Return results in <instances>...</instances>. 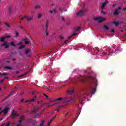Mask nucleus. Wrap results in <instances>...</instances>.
I'll use <instances>...</instances> for the list:
<instances>
[{"label":"nucleus","instance_id":"f257e3e1","mask_svg":"<svg viewBox=\"0 0 126 126\" xmlns=\"http://www.w3.org/2000/svg\"><path fill=\"white\" fill-rule=\"evenodd\" d=\"M75 100V97L72 98L71 99H69V98L68 97H59L56 98L52 101H49V104L53 102H57L53 104H49L47 106V108H49V107H52L53 106H55V105H57L58 104H61V102L59 101H63V103L65 104V103H68V102H70V101H74Z\"/></svg>","mask_w":126,"mask_h":126},{"label":"nucleus","instance_id":"f03ea898","mask_svg":"<svg viewBox=\"0 0 126 126\" xmlns=\"http://www.w3.org/2000/svg\"><path fill=\"white\" fill-rule=\"evenodd\" d=\"M94 20H97L98 21V22L101 23V22H102V21H105V18L102 17H97L94 18Z\"/></svg>","mask_w":126,"mask_h":126},{"label":"nucleus","instance_id":"7ed1b4c3","mask_svg":"<svg viewBox=\"0 0 126 126\" xmlns=\"http://www.w3.org/2000/svg\"><path fill=\"white\" fill-rule=\"evenodd\" d=\"M18 116H19V114L17 113V112L15 111L14 110L12 111L11 115L12 119H15V117H18Z\"/></svg>","mask_w":126,"mask_h":126},{"label":"nucleus","instance_id":"20e7f679","mask_svg":"<svg viewBox=\"0 0 126 126\" xmlns=\"http://www.w3.org/2000/svg\"><path fill=\"white\" fill-rule=\"evenodd\" d=\"M26 19H27V21H28V22H30V21H32V20L34 19V17L26 15Z\"/></svg>","mask_w":126,"mask_h":126},{"label":"nucleus","instance_id":"39448f33","mask_svg":"<svg viewBox=\"0 0 126 126\" xmlns=\"http://www.w3.org/2000/svg\"><path fill=\"white\" fill-rule=\"evenodd\" d=\"M48 28H49V21H47L45 26V33H46V36H49V32H47Z\"/></svg>","mask_w":126,"mask_h":126},{"label":"nucleus","instance_id":"423d86ee","mask_svg":"<svg viewBox=\"0 0 126 126\" xmlns=\"http://www.w3.org/2000/svg\"><path fill=\"white\" fill-rule=\"evenodd\" d=\"M84 15V13L83 12L82 10L79 11L77 13V16H80V17H82Z\"/></svg>","mask_w":126,"mask_h":126},{"label":"nucleus","instance_id":"0eeeda50","mask_svg":"<svg viewBox=\"0 0 126 126\" xmlns=\"http://www.w3.org/2000/svg\"><path fill=\"white\" fill-rule=\"evenodd\" d=\"M9 110V108H5L4 110L2 111H0V115L1 114V113H4V114L5 115L6 114H7V112H8V110Z\"/></svg>","mask_w":126,"mask_h":126},{"label":"nucleus","instance_id":"6e6552de","mask_svg":"<svg viewBox=\"0 0 126 126\" xmlns=\"http://www.w3.org/2000/svg\"><path fill=\"white\" fill-rule=\"evenodd\" d=\"M37 98V96H35L34 98L30 99V100H28L25 101V103H31L32 102H34V101H35V100H36V98Z\"/></svg>","mask_w":126,"mask_h":126},{"label":"nucleus","instance_id":"1a4fd4ad","mask_svg":"<svg viewBox=\"0 0 126 126\" xmlns=\"http://www.w3.org/2000/svg\"><path fill=\"white\" fill-rule=\"evenodd\" d=\"M2 47H5V49H7L9 47V44L7 42L3 43L2 45Z\"/></svg>","mask_w":126,"mask_h":126},{"label":"nucleus","instance_id":"9d476101","mask_svg":"<svg viewBox=\"0 0 126 126\" xmlns=\"http://www.w3.org/2000/svg\"><path fill=\"white\" fill-rule=\"evenodd\" d=\"M108 2H109L108 1H105L104 2H103L101 5V9H104V8H105V6H106V4L108 3Z\"/></svg>","mask_w":126,"mask_h":126},{"label":"nucleus","instance_id":"9b49d317","mask_svg":"<svg viewBox=\"0 0 126 126\" xmlns=\"http://www.w3.org/2000/svg\"><path fill=\"white\" fill-rule=\"evenodd\" d=\"M49 12L50 13H51V14H56V13H57V9L50 10Z\"/></svg>","mask_w":126,"mask_h":126},{"label":"nucleus","instance_id":"f8f14e48","mask_svg":"<svg viewBox=\"0 0 126 126\" xmlns=\"http://www.w3.org/2000/svg\"><path fill=\"white\" fill-rule=\"evenodd\" d=\"M119 13H121V12L118 11V10H116L114 11L113 14L114 15L117 16L119 15Z\"/></svg>","mask_w":126,"mask_h":126},{"label":"nucleus","instance_id":"ddd939ff","mask_svg":"<svg viewBox=\"0 0 126 126\" xmlns=\"http://www.w3.org/2000/svg\"><path fill=\"white\" fill-rule=\"evenodd\" d=\"M96 87H94V89H92L91 91V94H95V93L96 92Z\"/></svg>","mask_w":126,"mask_h":126},{"label":"nucleus","instance_id":"4468645a","mask_svg":"<svg viewBox=\"0 0 126 126\" xmlns=\"http://www.w3.org/2000/svg\"><path fill=\"white\" fill-rule=\"evenodd\" d=\"M40 108H41V107L40 106L35 107L33 109V113H36V112H37V111H38L40 109Z\"/></svg>","mask_w":126,"mask_h":126},{"label":"nucleus","instance_id":"2eb2a0df","mask_svg":"<svg viewBox=\"0 0 126 126\" xmlns=\"http://www.w3.org/2000/svg\"><path fill=\"white\" fill-rule=\"evenodd\" d=\"M74 90L73 89L72 90H69L68 91H67V94H72L73 93Z\"/></svg>","mask_w":126,"mask_h":126},{"label":"nucleus","instance_id":"dca6fc26","mask_svg":"<svg viewBox=\"0 0 126 126\" xmlns=\"http://www.w3.org/2000/svg\"><path fill=\"white\" fill-rule=\"evenodd\" d=\"M4 68H6V69L13 70V68L9 66H5L4 67Z\"/></svg>","mask_w":126,"mask_h":126},{"label":"nucleus","instance_id":"f3484780","mask_svg":"<svg viewBox=\"0 0 126 126\" xmlns=\"http://www.w3.org/2000/svg\"><path fill=\"white\" fill-rule=\"evenodd\" d=\"M23 40L25 41V44H26V45H28V44H29V41H28L27 39L24 38Z\"/></svg>","mask_w":126,"mask_h":126},{"label":"nucleus","instance_id":"a211bd4d","mask_svg":"<svg viewBox=\"0 0 126 126\" xmlns=\"http://www.w3.org/2000/svg\"><path fill=\"white\" fill-rule=\"evenodd\" d=\"M29 53H30V50H29V49H26L25 50V54L28 55Z\"/></svg>","mask_w":126,"mask_h":126},{"label":"nucleus","instance_id":"6ab92c4d","mask_svg":"<svg viewBox=\"0 0 126 126\" xmlns=\"http://www.w3.org/2000/svg\"><path fill=\"white\" fill-rule=\"evenodd\" d=\"M25 48V45H22L21 46L19 47L18 49L19 50H21V49H24Z\"/></svg>","mask_w":126,"mask_h":126},{"label":"nucleus","instance_id":"aec40b11","mask_svg":"<svg viewBox=\"0 0 126 126\" xmlns=\"http://www.w3.org/2000/svg\"><path fill=\"white\" fill-rule=\"evenodd\" d=\"M75 31H79L80 30V27H77L74 28Z\"/></svg>","mask_w":126,"mask_h":126},{"label":"nucleus","instance_id":"412c9836","mask_svg":"<svg viewBox=\"0 0 126 126\" xmlns=\"http://www.w3.org/2000/svg\"><path fill=\"white\" fill-rule=\"evenodd\" d=\"M103 27H104L105 30H106V31H108V30H109V27H108V26H107V25H104V26H103Z\"/></svg>","mask_w":126,"mask_h":126},{"label":"nucleus","instance_id":"4be33fe9","mask_svg":"<svg viewBox=\"0 0 126 126\" xmlns=\"http://www.w3.org/2000/svg\"><path fill=\"white\" fill-rule=\"evenodd\" d=\"M92 79H93V80H94L95 81V86H97L98 81H97V80L95 79L94 78H92Z\"/></svg>","mask_w":126,"mask_h":126},{"label":"nucleus","instance_id":"5701e85b","mask_svg":"<svg viewBox=\"0 0 126 126\" xmlns=\"http://www.w3.org/2000/svg\"><path fill=\"white\" fill-rule=\"evenodd\" d=\"M81 10H82V11L84 13H85V12H86V11H88V9H87V8H86V9L83 8Z\"/></svg>","mask_w":126,"mask_h":126},{"label":"nucleus","instance_id":"b1692460","mask_svg":"<svg viewBox=\"0 0 126 126\" xmlns=\"http://www.w3.org/2000/svg\"><path fill=\"white\" fill-rule=\"evenodd\" d=\"M4 40H5V37H4H4H2L1 38V39H0V41L3 42H4Z\"/></svg>","mask_w":126,"mask_h":126},{"label":"nucleus","instance_id":"393cba45","mask_svg":"<svg viewBox=\"0 0 126 126\" xmlns=\"http://www.w3.org/2000/svg\"><path fill=\"white\" fill-rule=\"evenodd\" d=\"M76 33H73L71 36L68 37V39L69 40V39H70L71 38V37H73V36H76Z\"/></svg>","mask_w":126,"mask_h":126},{"label":"nucleus","instance_id":"a878e982","mask_svg":"<svg viewBox=\"0 0 126 126\" xmlns=\"http://www.w3.org/2000/svg\"><path fill=\"white\" fill-rule=\"evenodd\" d=\"M40 7H41V6H40V5H36L35 6L34 8H35V9H39L40 8Z\"/></svg>","mask_w":126,"mask_h":126},{"label":"nucleus","instance_id":"bb28decb","mask_svg":"<svg viewBox=\"0 0 126 126\" xmlns=\"http://www.w3.org/2000/svg\"><path fill=\"white\" fill-rule=\"evenodd\" d=\"M8 11L10 14H11V13L12 12V9L11 8V7H9Z\"/></svg>","mask_w":126,"mask_h":126},{"label":"nucleus","instance_id":"cd10ccee","mask_svg":"<svg viewBox=\"0 0 126 126\" xmlns=\"http://www.w3.org/2000/svg\"><path fill=\"white\" fill-rule=\"evenodd\" d=\"M15 35L14 36V38H15V39H16V38H17V37H18V32H17L15 31Z\"/></svg>","mask_w":126,"mask_h":126},{"label":"nucleus","instance_id":"c85d7f7f","mask_svg":"<svg viewBox=\"0 0 126 126\" xmlns=\"http://www.w3.org/2000/svg\"><path fill=\"white\" fill-rule=\"evenodd\" d=\"M5 25H6V27H8V28H10V27H11V26L7 23H5Z\"/></svg>","mask_w":126,"mask_h":126},{"label":"nucleus","instance_id":"c756f323","mask_svg":"<svg viewBox=\"0 0 126 126\" xmlns=\"http://www.w3.org/2000/svg\"><path fill=\"white\" fill-rule=\"evenodd\" d=\"M52 122H53V119L52 120H50V121H48L47 122V126H50V125H51V123H52Z\"/></svg>","mask_w":126,"mask_h":126},{"label":"nucleus","instance_id":"7c9ffc66","mask_svg":"<svg viewBox=\"0 0 126 126\" xmlns=\"http://www.w3.org/2000/svg\"><path fill=\"white\" fill-rule=\"evenodd\" d=\"M59 38L61 40H63V39H64V37H63V35H62V34L59 35Z\"/></svg>","mask_w":126,"mask_h":126},{"label":"nucleus","instance_id":"2f4dec72","mask_svg":"<svg viewBox=\"0 0 126 126\" xmlns=\"http://www.w3.org/2000/svg\"><path fill=\"white\" fill-rule=\"evenodd\" d=\"M42 15H42V14H41V13L38 14V15H37L38 18H41V17H42Z\"/></svg>","mask_w":126,"mask_h":126},{"label":"nucleus","instance_id":"473e14b6","mask_svg":"<svg viewBox=\"0 0 126 126\" xmlns=\"http://www.w3.org/2000/svg\"><path fill=\"white\" fill-rule=\"evenodd\" d=\"M86 77L85 76L82 77L81 81H85Z\"/></svg>","mask_w":126,"mask_h":126},{"label":"nucleus","instance_id":"72a5a7b5","mask_svg":"<svg viewBox=\"0 0 126 126\" xmlns=\"http://www.w3.org/2000/svg\"><path fill=\"white\" fill-rule=\"evenodd\" d=\"M45 123V121H42L40 124V126H44V124Z\"/></svg>","mask_w":126,"mask_h":126},{"label":"nucleus","instance_id":"f704fd0d","mask_svg":"<svg viewBox=\"0 0 126 126\" xmlns=\"http://www.w3.org/2000/svg\"><path fill=\"white\" fill-rule=\"evenodd\" d=\"M1 75H3L4 76H7V75H8V74L7 73H1Z\"/></svg>","mask_w":126,"mask_h":126},{"label":"nucleus","instance_id":"c9c22d12","mask_svg":"<svg viewBox=\"0 0 126 126\" xmlns=\"http://www.w3.org/2000/svg\"><path fill=\"white\" fill-rule=\"evenodd\" d=\"M114 23L116 25V26H118V25H119V22H114Z\"/></svg>","mask_w":126,"mask_h":126},{"label":"nucleus","instance_id":"e433bc0d","mask_svg":"<svg viewBox=\"0 0 126 126\" xmlns=\"http://www.w3.org/2000/svg\"><path fill=\"white\" fill-rule=\"evenodd\" d=\"M11 46H13V47H15V44H14V42H11Z\"/></svg>","mask_w":126,"mask_h":126},{"label":"nucleus","instance_id":"4c0bfd02","mask_svg":"<svg viewBox=\"0 0 126 126\" xmlns=\"http://www.w3.org/2000/svg\"><path fill=\"white\" fill-rule=\"evenodd\" d=\"M22 42L20 41L19 43H17L18 46H20V45H23Z\"/></svg>","mask_w":126,"mask_h":126},{"label":"nucleus","instance_id":"58836bf2","mask_svg":"<svg viewBox=\"0 0 126 126\" xmlns=\"http://www.w3.org/2000/svg\"><path fill=\"white\" fill-rule=\"evenodd\" d=\"M24 75H25V74H22V75H19L17 77V78H20V77H22L23 76H24Z\"/></svg>","mask_w":126,"mask_h":126},{"label":"nucleus","instance_id":"ea45409f","mask_svg":"<svg viewBox=\"0 0 126 126\" xmlns=\"http://www.w3.org/2000/svg\"><path fill=\"white\" fill-rule=\"evenodd\" d=\"M43 95L46 97V99H49V96L47 95V94H44Z\"/></svg>","mask_w":126,"mask_h":126},{"label":"nucleus","instance_id":"a19ab883","mask_svg":"<svg viewBox=\"0 0 126 126\" xmlns=\"http://www.w3.org/2000/svg\"><path fill=\"white\" fill-rule=\"evenodd\" d=\"M23 19H26V15H25L22 18L20 19V20H23Z\"/></svg>","mask_w":126,"mask_h":126},{"label":"nucleus","instance_id":"79ce46f5","mask_svg":"<svg viewBox=\"0 0 126 126\" xmlns=\"http://www.w3.org/2000/svg\"><path fill=\"white\" fill-rule=\"evenodd\" d=\"M4 125L5 126H10L9 122H7V124H5Z\"/></svg>","mask_w":126,"mask_h":126},{"label":"nucleus","instance_id":"37998d69","mask_svg":"<svg viewBox=\"0 0 126 126\" xmlns=\"http://www.w3.org/2000/svg\"><path fill=\"white\" fill-rule=\"evenodd\" d=\"M5 39H7V38H10V35H6L4 36Z\"/></svg>","mask_w":126,"mask_h":126},{"label":"nucleus","instance_id":"c03bdc74","mask_svg":"<svg viewBox=\"0 0 126 126\" xmlns=\"http://www.w3.org/2000/svg\"><path fill=\"white\" fill-rule=\"evenodd\" d=\"M120 9H122V7H118V8L116 9L115 10H116L119 11V10H120Z\"/></svg>","mask_w":126,"mask_h":126},{"label":"nucleus","instance_id":"a18cd8bd","mask_svg":"<svg viewBox=\"0 0 126 126\" xmlns=\"http://www.w3.org/2000/svg\"><path fill=\"white\" fill-rule=\"evenodd\" d=\"M14 93V91H12L10 93V94H9L10 96H11V95H12V94H13V93Z\"/></svg>","mask_w":126,"mask_h":126},{"label":"nucleus","instance_id":"49530a36","mask_svg":"<svg viewBox=\"0 0 126 126\" xmlns=\"http://www.w3.org/2000/svg\"><path fill=\"white\" fill-rule=\"evenodd\" d=\"M79 101H80L81 103H82V99H81V98L79 97Z\"/></svg>","mask_w":126,"mask_h":126},{"label":"nucleus","instance_id":"de8ad7c7","mask_svg":"<svg viewBox=\"0 0 126 126\" xmlns=\"http://www.w3.org/2000/svg\"><path fill=\"white\" fill-rule=\"evenodd\" d=\"M61 19H62V20H63V21H64V17H63V16H61Z\"/></svg>","mask_w":126,"mask_h":126},{"label":"nucleus","instance_id":"09e8293b","mask_svg":"<svg viewBox=\"0 0 126 126\" xmlns=\"http://www.w3.org/2000/svg\"><path fill=\"white\" fill-rule=\"evenodd\" d=\"M9 96H10V95L8 94L7 96H6L5 97V99H6V98H8V97H9Z\"/></svg>","mask_w":126,"mask_h":126},{"label":"nucleus","instance_id":"8fccbe9b","mask_svg":"<svg viewBox=\"0 0 126 126\" xmlns=\"http://www.w3.org/2000/svg\"><path fill=\"white\" fill-rule=\"evenodd\" d=\"M111 32H112V33L115 32V30H114V29H112L111 30Z\"/></svg>","mask_w":126,"mask_h":126},{"label":"nucleus","instance_id":"3c124183","mask_svg":"<svg viewBox=\"0 0 126 126\" xmlns=\"http://www.w3.org/2000/svg\"><path fill=\"white\" fill-rule=\"evenodd\" d=\"M5 79H8V77H5V78H4L3 79V80L4 81V80H5Z\"/></svg>","mask_w":126,"mask_h":126},{"label":"nucleus","instance_id":"603ef678","mask_svg":"<svg viewBox=\"0 0 126 126\" xmlns=\"http://www.w3.org/2000/svg\"><path fill=\"white\" fill-rule=\"evenodd\" d=\"M56 112H60V108H57L56 110Z\"/></svg>","mask_w":126,"mask_h":126},{"label":"nucleus","instance_id":"864d4df0","mask_svg":"<svg viewBox=\"0 0 126 126\" xmlns=\"http://www.w3.org/2000/svg\"><path fill=\"white\" fill-rule=\"evenodd\" d=\"M101 13H103V14H106V12H105V11H101Z\"/></svg>","mask_w":126,"mask_h":126},{"label":"nucleus","instance_id":"5fc2aeb1","mask_svg":"<svg viewBox=\"0 0 126 126\" xmlns=\"http://www.w3.org/2000/svg\"><path fill=\"white\" fill-rule=\"evenodd\" d=\"M67 42V40L64 41V42H63L64 45H65V44H66Z\"/></svg>","mask_w":126,"mask_h":126},{"label":"nucleus","instance_id":"6e6d98bb","mask_svg":"<svg viewBox=\"0 0 126 126\" xmlns=\"http://www.w3.org/2000/svg\"><path fill=\"white\" fill-rule=\"evenodd\" d=\"M4 81L3 79L0 80V83H1V82H3Z\"/></svg>","mask_w":126,"mask_h":126},{"label":"nucleus","instance_id":"4d7b16f0","mask_svg":"<svg viewBox=\"0 0 126 126\" xmlns=\"http://www.w3.org/2000/svg\"><path fill=\"white\" fill-rule=\"evenodd\" d=\"M123 10H124V11H126V7L123 8Z\"/></svg>","mask_w":126,"mask_h":126},{"label":"nucleus","instance_id":"13d9d810","mask_svg":"<svg viewBox=\"0 0 126 126\" xmlns=\"http://www.w3.org/2000/svg\"><path fill=\"white\" fill-rule=\"evenodd\" d=\"M32 95H34V94H35V92H32Z\"/></svg>","mask_w":126,"mask_h":126},{"label":"nucleus","instance_id":"bf43d9fd","mask_svg":"<svg viewBox=\"0 0 126 126\" xmlns=\"http://www.w3.org/2000/svg\"><path fill=\"white\" fill-rule=\"evenodd\" d=\"M63 107H64V106L63 105L60 106L59 108H63Z\"/></svg>","mask_w":126,"mask_h":126},{"label":"nucleus","instance_id":"052dcab7","mask_svg":"<svg viewBox=\"0 0 126 126\" xmlns=\"http://www.w3.org/2000/svg\"><path fill=\"white\" fill-rule=\"evenodd\" d=\"M55 117H53L52 118V119H51V120H52V121H54V120H55Z\"/></svg>","mask_w":126,"mask_h":126},{"label":"nucleus","instance_id":"680f3d73","mask_svg":"<svg viewBox=\"0 0 126 126\" xmlns=\"http://www.w3.org/2000/svg\"><path fill=\"white\" fill-rule=\"evenodd\" d=\"M18 73H19V71H16V74H18Z\"/></svg>","mask_w":126,"mask_h":126},{"label":"nucleus","instance_id":"e2e57ef3","mask_svg":"<svg viewBox=\"0 0 126 126\" xmlns=\"http://www.w3.org/2000/svg\"><path fill=\"white\" fill-rule=\"evenodd\" d=\"M6 63H10V61H6Z\"/></svg>","mask_w":126,"mask_h":126},{"label":"nucleus","instance_id":"0e129e2a","mask_svg":"<svg viewBox=\"0 0 126 126\" xmlns=\"http://www.w3.org/2000/svg\"><path fill=\"white\" fill-rule=\"evenodd\" d=\"M50 54H51L50 53H46V56H48V55H50Z\"/></svg>","mask_w":126,"mask_h":126},{"label":"nucleus","instance_id":"69168bd1","mask_svg":"<svg viewBox=\"0 0 126 126\" xmlns=\"http://www.w3.org/2000/svg\"><path fill=\"white\" fill-rule=\"evenodd\" d=\"M115 6H116V5H115V4H113V5H112V7H115Z\"/></svg>","mask_w":126,"mask_h":126},{"label":"nucleus","instance_id":"338daca9","mask_svg":"<svg viewBox=\"0 0 126 126\" xmlns=\"http://www.w3.org/2000/svg\"><path fill=\"white\" fill-rule=\"evenodd\" d=\"M21 102H23V101H24V99H22L21 100Z\"/></svg>","mask_w":126,"mask_h":126},{"label":"nucleus","instance_id":"774afa93","mask_svg":"<svg viewBox=\"0 0 126 126\" xmlns=\"http://www.w3.org/2000/svg\"><path fill=\"white\" fill-rule=\"evenodd\" d=\"M2 61H3V60H0V63L2 62Z\"/></svg>","mask_w":126,"mask_h":126}]
</instances>
